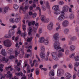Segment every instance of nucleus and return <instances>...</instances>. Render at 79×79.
Listing matches in <instances>:
<instances>
[{
    "instance_id": "4",
    "label": "nucleus",
    "mask_w": 79,
    "mask_h": 79,
    "mask_svg": "<svg viewBox=\"0 0 79 79\" xmlns=\"http://www.w3.org/2000/svg\"><path fill=\"white\" fill-rule=\"evenodd\" d=\"M3 43L4 45L6 47H10L11 46V41L9 40H7L5 41Z\"/></svg>"
},
{
    "instance_id": "52",
    "label": "nucleus",
    "mask_w": 79,
    "mask_h": 79,
    "mask_svg": "<svg viewBox=\"0 0 79 79\" xmlns=\"http://www.w3.org/2000/svg\"><path fill=\"white\" fill-rule=\"evenodd\" d=\"M75 53H73L70 56V57L71 58H74V56Z\"/></svg>"
},
{
    "instance_id": "1",
    "label": "nucleus",
    "mask_w": 79,
    "mask_h": 79,
    "mask_svg": "<svg viewBox=\"0 0 79 79\" xmlns=\"http://www.w3.org/2000/svg\"><path fill=\"white\" fill-rule=\"evenodd\" d=\"M53 47L54 49L58 50H60L58 51V52H64V48H61V47H60V42L58 41L56 42L54 44Z\"/></svg>"
},
{
    "instance_id": "31",
    "label": "nucleus",
    "mask_w": 79,
    "mask_h": 79,
    "mask_svg": "<svg viewBox=\"0 0 79 79\" xmlns=\"http://www.w3.org/2000/svg\"><path fill=\"white\" fill-rule=\"evenodd\" d=\"M1 54L3 55V56H5L6 55V52H5V49H2L1 50Z\"/></svg>"
},
{
    "instance_id": "36",
    "label": "nucleus",
    "mask_w": 79,
    "mask_h": 79,
    "mask_svg": "<svg viewBox=\"0 0 79 79\" xmlns=\"http://www.w3.org/2000/svg\"><path fill=\"white\" fill-rule=\"evenodd\" d=\"M56 25L57 26H58V27H56V30L61 29V28H60V23H57L56 24Z\"/></svg>"
},
{
    "instance_id": "57",
    "label": "nucleus",
    "mask_w": 79,
    "mask_h": 79,
    "mask_svg": "<svg viewBox=\"0 0 79 79\" xmlns=\"http://www.w3.org/2000/svg\"><path fill=\"white\" fill-rule=\"evenodd\" d=\"M17 28V26H16V25H14L12 28V30H14V29H15V28Z\"/></svg>"
},
{
    "instance_id": "26",
    "label": "nucleus",
    "mask_w": 79,
    "mask_h": 79,
    "mask_svg": "<svg viewBox=\"0 0 79 79\" xmlns=\"http://www.w3.org/2000/svg\"><path fill=\"white\" fill-rule=\"evenodd\" d=\"M75 48H76L75 46L73 45H72L70 47V50L72 52L74 51V50H75Z\"/></svg>"
},
{
    "instance_id": "63",
    "label": "nucleus",
    "mask_w": 79,
    "mask_h": 79,
    "mask_svg": "<svg viewBox=\"0 0 79 79\" xmlns=\"http://www.w3.org/2000/svg\"><path fill=\"white\" fill-rule=\"evenodd\" d=\"M68 44L69 45H71L72 44V42L71 40L69 41Z\"/></svg>"
},
{
    "instance_id": "10",
    "label": "nucleus",
    "mask_w": 79,
    "mask_h": 79,
    "mask_svg": "<svg viewBox=\"0 0 79 79\" xmlns=\"http://www.w3.org/2000/svg\"><path fill=\"white\" fill-rule=\"evenodd\" d=\"M15 31H14L13 30H10L9 31V35L6 36V38H11V35L10 34H12V35L15 34Z\"/></svg>"
},
{
    "instance_id": "27",
    "label": "nucleus",
    "mask_w": 79,
    "mask_h": 79,
    "mask_svg": "<svg viewBox=\"0 0 79 79\" xmlns=\"http://www.w3.org/2000/svg\"><path fill=\"white\" fill-rule=\"evenodd\" d=\"M74 59L75 61H79V56L77 55L74 57Z\"/></svg>"
},
{
    "instance_id": "44",
    "label": "nucleus",
    "mask_w": 79,
    "mask_h": 79,
    "mask_svg": "<svg viewBox=\"0 0 79 79\" xmlns=\"http://www.w3.org/2000/svg\"><path fill=\"white\" fill-rule=\"evenodd\" d=\"M69 32V30H64V34H67Z\"/></svg>"
},
{
    "instance_id": "47",
    "label": "nucleus",
    "mask_w": 79,
    "mask_h": 79,
    "mask_svg": "<svg viewBox=\"0 0 79 79\" xmlns=\"http://www.w3.org/2000/svg\"><path fill=\"white\" fill-rule=\"evenodd\" d=\"M15 74L16 76H18H18H20V75L21 76H23V73L22 72L19 73H15Z\"/></svg>"
},
{
    "instance_id": "5",
    "label": "nucleus",
    "mask_w": 79,
    "mask_h": 79,
    "mask_svg": "<svg viewBox=\"0 0 79 79\" xmlns=\"http://www.w3.org/2000/svg\"><path fill=\"white\" fill-rule=\"evenodd\" d=\"M69 6L67 5L64 6L62 8V11H61V13H64V12H67L68 11Z\"/></svg>"
},
{
    "instance_id": "42",
    "label": "nucleus",
    "mask_w": 79,
    "mask_h": 79,
    "mask_svg": "<svg viewBox=\"0 0 79 79\" xmlns=\"http://www.w3.org/2000/svg\"><path fill=\"white\" fill-rule=\"evenodd\" d=\"M74 65L75 66L77 67H78L79 66V62H75L74 64Z\"/></svg>"
},
{
    "instance_id": "37",
    "label": "nucleus",
    "mask_w": 79,
    "mask_h": 79,
    "mask_svg": "<svg viewBox=\"0 0 79 79\" xmlns=\"http://www.w3.org/2000/svg\"><path fill=\"white\" fill-rule=\"evenodd\" d=\"M35 74L37 75H39V69L38 68L35 69Z\"/></svg>"
},
{
    "instance_id": "51",
    "label": "nucleus",
    "mask_w": 79,
    "mask_h": 79,
    "mask_svg": "<svg viewBox=\"0 0 79 79\" xmlns=\"http://www.w3.org/2000/svg\"><path fill=\"white\" fill-rule=\"evenodd\" d=\"M45 22H44V23H48V22H49V21H50V20L48 18H46V19L45 20Z\"/></svg>"
},
{
    "instance_id": "41",
    "label": "nucleus",
    "mask_w": 79,
    "mask_h": 79,
    "mask_svg": "<svg viewBox=\"0 0 79 79\" xmlns=\"http://www.w3.org/2000/svg\"><path fill=\"white\" fill-rule=\"evenodd\" d=\"M35 26L36 27V28L33 27V30H37V28H38V27H39V26H38V23H36L35 24Z\"/></svg>"
},
{
    "instance_id": "16",
    "label": "nucleus",
    "mask_w": 79,
    "mask_h": 79,
    "mask_svg": "<svg viewBox=\"0 0 79 79\" xmlns=\"http://www.w3.org/2000/svg\"><path fill=\"white\" fill-rule=\"evenodd\" d=\"M40 56L41 58L42 59H44V60H45V58H46V56L45 55V53L41 52L40 54Z\"/></svg>"
},
{
    "instance_id": "43",
    "label": "nucleus",
    "mask_w": 79,
    "mask_h": 79,
    "mask_svg": "<svg viewBox=\"0 0 79 79\" xmlns=\"http://www.w3.org/2000/svg\"><path fill=\"white\" fill-rule=\"evenodd\" d=\"M20 20V18H17L16 19H15V23H18L19 20Z\"/></svg>"
},
{
    "instance_id": "2",
    "label": "nucleus",
    "mask_w": 79,
    "mask_h": 79,
    "mask_svg": "<svg viewBox=\"0 0 79 79\" xmlns=\"http://www.w3.org/2000/svg\"><path fill=\"white\" fill-rule=\"evenodd\" d=\"M52 9L54 11V13L55 15H59L61 13V11L59 9V6H54L52 7Z\"/></svg>"
},
{
    "instance_id": "29",
    "label": "nucleus",
    "mask_w": 79,
    "mask_h": 79,
    "mask_svg": "<svg viewBox=\"0 0 79 79\" xmlns=\"http://www.w3.org/2000/svg\"><path fill=\"white\" fill-rule=\"evenodd\" d=\"M27 73H29L31 72V67L29 65H27Z\"/></svg>"
},
{
    "instance_id": "64",
    "label": "nucleus",
    "mask_w": 79,
    "mask_h": 79,
    "mask_svg": "<svg viewBox=\"0 0 79 79\" xmlns=\"http://www.w3.org/2000/svg\"><path fill=\"white\" fill-rule=\"evenodd\" d=\"M38 32L39 34H41L42 33L43 31L42 30H39Z\"/></svg>"
},
{
    "instance_id": "53",
    "label": "nucleus",
    "mask_w": 79,
    "mask_h": 79,
    "mask_svg": "<svg viewBox=\"0 0 79 79\" xmlns=\"http://www.w3.org/2000/svg\"><path fill=\"white\" fill-rule=\"evenodd\" d=\"M58 66V64H56L54 65L53 66V69H55L56 68L57 66Z\"/></svg>"
},
{
    "instance_id": "59",
    "label": "nucleus",
    "mask_w": 79,
    "mask_h": 79,
    "mask_svg": "<svg viewBox=\"0 0 79 79\" xmlns=\"http://www.w3.org/2000/svg\"><path fill=\"white\" fill-rule=\"evenodd\" d=\"M63 48H68V46H67V45L66 44H64L63 46Z\"/></svg>"
},
{
    "instance_id": "55",
    "label": "nucleus",
    "mask_w": 79,
    "mask_h": 79,
    "mask_svg": "<svg viewBox=\"0 0 79 79\" xmlns=\"http://www.w3.org/2000/svg\"><path fill=\"white\" fill-rule=\"evenodd\" d=\"M10 50H11V49H9L8 51V53L10 54V55H11V54L12 53V51Z\"/></svg>"
},
{
    "instance_id": "32",
    "label": "nucleus",
    "mask_w": 79,
    "mask_h": 79,
    "mask_svg": "<svg viewBox=\"0 0 79 79\" xmlns=\"http://www.w3.org/2000/svg\"><path fill=\"white\" fill-rule=\"evenodd\" d=\"M13 6L14 9L15 10H17L19 8V6L17 4H15L13 5Z\"/></svg>"
},
{
    "instance_id": "62",
    "label": "nucleus",
    "mask_w": 79,
    "mask_h": 79,
    "mask_svg": "<svg viewBox=\"0 0 79 79\" xmlns=\"http://www.w3.org/2000/svg\"><path fill=\"white\" fill-rule=\"evenodd\" d=\"M31 23H32V25L33 26H34V25H35V21H32L31 22Z\"/></svg>"
},
{
    "instance_id": "58",
    "label": "nucleus",
    "mask_w": 79,
    "mask_h": 79,
    "mask_svg": "<svg viewBox=\"0 0 79 79\" xmlns=\"http://www.w3.org/2000/svg\"><path fill=\"white\" fill-rule=\"evenodd\" d=\"M77 75V73H75L73 75V79H76V75Z\"/></svg>"
},
{
    "instance_id": "35",
    "label": "nucleus",
    "mask_w": 79,
    "mask_h": 79,
    "mask_svg": "<svg viewBox=\"0 0 79 79\" xmlns=\"http://www.w3.org/2000/svg\"><path fill=\"white\" fill-rule=\"evenodd\" d=\"M36 9L39 10V14L40 15H41V9L40 7H37L36 8Z\"/></svg>"
},
{
    "instance_id": "21",
    "label": "nucleus",
    "mask_w": 79,
    "mask_h": 79,
    "mask_svg": "<svg viewBox=\"0 0 79 79\" xmlns=\"http://www.w3.org/2000/svg\"><path fill=\"white\" fill-rule=\"evenodd\" d=\"M40 19L43 23L45 22V19H46V17L44 15H42Z\"/></svg>"
},
{
    "instance_id": "49",
    "label": "nucleus",
    "mask_w": 79,
    "mask_h": 79,
    "mask_svg": "<svg viewBox=\"0 0 79 79\" xmlns=\"http://www.w3.org/2000/svg\"><path fill=\"white\" fill-rule=\"evenodd\" d=\"M32 39V37H31L27 39V42H31Z\"/></svg>"
},
{
    "instance_id": "24",
    "label": "nucleus",
    "mask_w": 79,
    "mask_h": 79,
    "mask_svg": "<svg viewBox=\"0 0 79 79\" xmlns=\"http://www.w3.org/2000/svg\"><path fill=\"white\" fill-rule=\"evenodd\" d=\"M49 54H50V52H48L47 54V56H46V57L44 59V61H48V57L49 56Z\"/></svg>"
},
{
    "instance_id": "22",
    "label": "nucleus",
    "mask_w": 79,
    "mask_h": 79,
    "mask_svg": "<svg viewBox=\"0 0 79 79\" xmlns=\"http://www.w3.org/2000/svg\"><path fill=\"white\" fill-rule=\"evenodd\" d=\"M45 40V38L44 37H41L39 39V42L40 43H44Z\"/></svg>"
},
{
    "instance_id": "50",
    "label": "nucleus",
    "mask_w": 79,
    "mask_h": 79,
    "mask_svg": "<svg viewBox=\"0 0 79 79\" xmlns=\"http://www.w3.org/2000/svg\"><path fill=\"white\" fill-rule=\"evenodd\" d=\"M27 35V34L26 33V32H24L23 33V38L24 39H26V37Z\"/></svg>"
},
{
    "instance_id": "18",
    "label": "nucleus",
    "mask_w": 79,
    "mask_h": 79,
    "mask_svg": "<svg viewBox=\"0 0 79 79\" xmlns=\"http://www.w3.org/2000/svg\"><path fill=\"white\" fill-rule=\"evenodd\" d=\"M8 59H6L5 57H2L1 59V61L0 60V62H5L6 63H8L9 60Z\"/></svg>"
},
{
    "instance_id": "39",
    "label": "nucleus",
    "mask_w": 79,
    "mask_h": 79,
    "mask_svg": "<svg viewBox=\"0 0 79 79\" xmlns=\"http://www.w3.org/2000/svg\"><path fill=\"white\" fill-rule=\"evenodd\" d=\"M29 32H28V35L30 36H31L32 35V30H29Z\"/></svg>"
},
{
    "instance_id": "12",
    "label": "nucleus",
    "mask_w": 79,
    "mask_h": 79,
    "mask_svg": "<svg viewBox=\"0 0 79 79\" xmlns=\"http://www.w3.org/2000/svg\"><path fill=\"white\" fill-rule=\"evenodd\" d=\"M29 8V6H25L24 8L23 6H21L20 8V9L21 10H23V14H25L26 13V10H27Z\"/></svg>"
},
{
    "instance_id": "20",
    "label": "nucleus",
    "mask_w": 79,
    "mask_h": 79,
    "mask_svg": "<svg viewBox=\"0 0 79 79\" xmlns=\"http://www.w3.org/2000/svg\"><path fill=\"white\" fill-rule=\"evenodd\" d=\"M40 51L41 53H44V52L45 51V48L44 46L41 45L40 47Z\"/></svg>"
},
{
    "instance_id": "48",
    "label": "nucleus",
    "mask_w": 79,
    "mask_h": 79,
    "mask_svg": "<svg viewBox=\"0 0 79 79\" xmlns=\"http://www.w3.org/2000/svg\"><path fill=\"white\" fill-rule=\"evenodd\" d=\"M10 71H8L7 72V74H8L9 77H12V74H10Z\"/></svg>"
},
{
    "instance_id": "40",
    "label": "nucleus",
    "mask_w": 79,
    "mask_h": 79,
    "mask_svg": "<svg viewBox=\"0 0 79 79\" xmlns=\"http://www.w3.org/2000/svg\"><path fill=\"white\" fill-rule=\"evenodd\" d=\"M74 18V14H71L69 16V18L70 19H73Z\"/></svg>"
},
{
    "instance_id": "61",
    "label": "nucleus",
    "mask_w": 79,
    "mask_h": 79,
    "mask_svg": "<svg viewBox=\"0 0 79 79\" xmlns=\"http://www.w3.org/2000/svg\"><path fill=\"white\" fill-rule=\"evenodd\" d=\"M69 67L70 69H71L72 68H73V65L71 64H70L69 65Z\"/></svg>"
},
{
    "instance_id": "56",
    "label": "nucleus",
    "mask_w": 79,
    "mask_h": 79,
    "mask_svg": "<svg viewBox=\"0 0 79 79\" xmlns=\"http://www.w3.org/2000/svg\"><path fill=\"white\" fill-rule=\"evenodd\" d=\"M17 33L18 34H19L20 35L21 34V31L20 30H18Z\"/></svg>"
},
{
    "instance_id": "45",
    "label": "nucleus",
    "mask_w": 79,
    "mask_h": 79,
    "mask_svg": "<svg viewBox=\"0 0 79 79\" xmlns=\"http://www.w3.org/2000/svg\"><path fill=\"white\" fill-rule=\"evenodd\" d=\"M41 8L43 11H46V8L45 7V6H42L41 7Z\"/></svg>"
},
{
    "instance_id": "14",
    "label": "nucleus",
    "mask_w": 79,
    "mask_h": 79,
    "mask_svg": "<svg viewBox=\"0 0 79 79\" xmlns=\"http://www.w3.org/2000/svg\"><path fill=\"white\" fill-rule=\"evenodd\" d=\"M29 14L30 16H32V18L34 19L35 18L36 16H37V13L35 12L34 13H32V12H29Z\"/></svg>"
},
{
    "instance_id": "8",
    "label": "nucleus",
    "mask_w": 79,
    "mask_h": 79,
    "mask_svg": "<svg viewBox=\"0 0 79 79\" xmlns=\"http://www.w3.org/2000/svg\"><path fill=\"white\" fill-rule=\"evenodd\" d=\"M15 56L13 55H10L9 57V58H10V59H13V58H15V57H17V56H18V54H19V53H20V51L18 52V51L15 50Z\"/></svg>"
},
{
    "instance_id": "33",
    "label": "nucleus",
    "mask_w": 79,
    "mask_h": 79,
    "mask_svg": "<svg viewBox=\"0 0 79 79\" xmlns=\"http://www.w3.org/2000/svg\"><path fill=\"white\" fill-rule=\"evenodd\" d=\"M46 7L48 9H50V4H49V3L48 1H47L46 3Z\"/></svg>"
},
{
    "instance_id": "23",
    "label": "nucleus",
    "mask_w": 79,
    "mask_h": 79,
    "mask_svg": "<svg viewBox=\"0 0 79 79\" xmlns=\"http://www.w3.org/2000/svg\"><path fill=\"white\" fill-rule=\"evenodd\" d=\"M43 43L44 45H48V44H49V40L47 38H46L44 40V41Z\"/></svg>"
},
{
    "instance_id": "11",
    "label": "nucleus",
    "mask_w": 79,
    "mask_h": 79,
    "mask_svg": "<svg viewBox=\"0 0 79 79\" xmlns=\"http://www.w3.org/2000/svg\"><path fill=\"white\" fill-rule=\"evenodd\" d=\"M64 14L60 15L58 18V21H62L64 20Z\"/></svg>"
},
{
    "instance_id": "9",
    "label": "nucleus",
    "mask_w": 79,
    "mask_h": 79,
    "mask_svg": "<svg viewBox=\"0 0 79 79\" xmlns=\"http://www.w3.org/2000/svg\"><path fill=\"white\" fill-rule=\"evenodd\" d=\"M34 64H35V67L37 68L39 65V63H38L37 60H33V64H31V68H32L34 66Z\"/></svg>"
},
{
    "instance_id": "25",
    "label": "nucleus",
    "mask_w": 79,
    "mask_h": 79,
    "mask_svg": "<svg viewBox=\"0 0 79 79\" xmlns=\"http://www.w3.org/2000/svg\"><path fill=\"white\" fill-rule=\"evenodd\" d=\"M23 22L24 24L22 25V29H23V30H26V25H25V20H23Z\"/></svg>"
},
{
    "instance_id": "34",
    "label": "nucleus",
    "mask_w": 79,
    "mask_h": 79,
    "mask_svg": "<svg viewBox=\"0 0 79 79\" xmlns=\"http://www.w3.org/2000/svg\"><path fill=\"white\" fill-rule=\"evenodd\" d=\"M10 71H12L13 70V68L10 65L8 67H6V69L7 70H8V69H10Z\"/></svg>"
},
{
    "instance_id": "60",
    "label": "nucleus",
    "mask_w": 79,
    "mask_h": 79,
    "mask_svg": "<svg viewBox=\"0 0 79 79\" xmlns=\"http://www.w3.org/2000/svg\"><path fill=\"white\" fill-rule=\"evenodd\" d=\"M16 47L17 48H20V45L18 44V43H16Z\"/></svg>"
},
{
    "instance_id": "19",
    "label": "nucleus",
    "mask_w": 79,
    "mask_h": 79,
    "mask_svg": "<svg viewBox=\"0 0 79 79\" xmlns=\"http://www.w3.org/2000/svg\"><path fill=\"white\" fill-rule=\"evenodd\" d=\"M62 71H63V70L61 69H58L57 71V75L58 76H60L61 74V73H62Z\"/></svg>"
},
{
    "instance_id": "46",
    "label": "nucleus",
    "mask_w": 79,
    "mask_h": 79,
    "mask_svg": "<svg viewBox=\"0 0 79 79\" xmlns=\"http://www.w3.org/2000/svg\"><path fill=\"white\" fill-rule=\"evenodd\" d=\"M9 21L10 22H11V23H14L15 22V19H12V18H10L9 19Z\"/></svg>"
},
{
    "instance_id": "7",
    "label": "nucleus",
    "mask_w": 79,
    "mask_h": 79,
    "mask_svg": "<svg viewBox=\"0 0 79 79\" xmlns=\"http://www.w3.org/2000/svg\"><path fill=\"white\" fill-rule=\"evenodd\" d=\"M8 7H5L4 9H2L0 7V13L2 12L3 13H6L8 11Z\"/></svg>"
},
{
    "instance_id": "28",
    "label": "nucleus",
    "mask_w": 79,
    "mask_h": 79,
    "mask_svg": "<svg viewBox=\"0 0 79 79\" xmlns=\"http://www.w3.org/2000/svg\"><path fill=\"white\" fill-rule=\"evenodd\" d=\"M63 53L61 52H58L57 54V56L59 58H61L63 56Z\"/></svg>"
},
{
    "instance_id": "54",
    "label": "nucleus",
    "mask_w": 79,
    "mask_h": 79,
    "mask_svg": "<svg viewBox=\"0 0 79 79\" xmlns=\"http://www.w3.org/2000/svg\"><path fill=\"white\" fill-rule=\"evenodd\" d=\"M59 5H63L64 4V2L63 1H60L59 2Z\"/></svg>"
},
{
    "instance_id": "17",
    "label": "nucleus",
    "mask_w": 79,
    "mask_h": 79,
    "mask_svg": "<svg viewBox=\"0 0 79 79\" xmlns=\"http://www.w3.org/2000/svg\"><path fill=\"white\" fill-rule=\"evenodd\" d=\"M65 77L67 79H70L71 78V74L68 73H67L65 74Z\"/></svg>"
},
{
    "instance_id": "6",
    "label": "nucleus",
    "mask_w": 79,
    "mask_h": 79,
    "mask_svg": "<svg viewBox=\"0 0 79 79\" xmlns=\"http://www.w3.org/2000/svg\"><path fill=\"white\" fill-rule=\"evenodd\" d=\"M58 36H59V34L58 33H55L53 35L52 40L54 42H55L58 38Z\"/></svg>"
},
{
    "instance_id": "13",
    "label": "nucleus",
    "mask_w": 79,
    "mask_h": 79,
    "mask_svg": "<svg viewBox=\"0 0 79 79\" xmlns=\"http://www.w3.org/2000/svg\"><path fill=\"white\" fill-rule=\"evenodd\" d=\"M53 23H49L47 26L48 29V30H52V29H53Z\"/></svg>"
},
{
    "instance_id": "38",
    "label": "nucleus",
    "mask_w": 79,
    "mask_h": 79,
    "mask_svg": "<svg viewBox=\"0 0 79 79\" xmlns=\"http://www.w3.org/2000/svg\"><path fill=\"white\" fill-rule=\"evenodd\" d=\"M70 39L73 41H74L75 40H76V39H77V38L76 36H73Z\"/></svg>"
},
{
    "instance_id": "3",
    "label": "nucleus",
    "mask_w": 79,
    "mask_h": 79,
    "mask_svg": "<svg viewBox=\"0 0 79 79\" xmlns=\"http://www.w3.org/2000/svg\"><path fill=\"white\" fill-rule=\"evenodd\" d=\"M52 58L55 61H58L59 59L58 57V54H57V52H53L52 53Z\"/></svg>"
},
{
    "instance_id": "30",
    "label": "nucleus",
    "mask_w": 79,
    "mask_h": 79,
    "mask_svg": "<svg viewBox=\"0 0 79 79\" xmlns=\"http://www.w3.org/2000/svg\"><path fill=\"white\" fill-rule=\"evenodd\" d=\"M52 75V76H55V73H54V70H52L50 71L49 73V75Z\"/></svg>"
},
{
    "instance_id": "15",
    "label": "nucleus",
    "mask_w": 79,
    "mask_h": 79,
    "mask_svg": "<svg viewBox=\"0 0 79 79\" xmlns=\"http://www.w3.org/2000/svg\"><path fill=\"white\" fill-rule=\"evenodd\" d=\"M69 24V22L68 21V20H64L63 22L62 23L63 26L64 27L68 26Z\"/></svg>"
}]
</instances>
